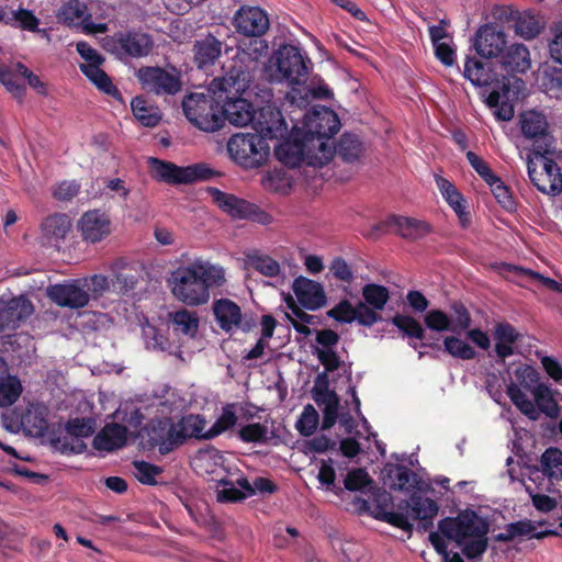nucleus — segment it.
I'll use <instances>...</instances> for the list:
<instances>
[{"mask_svg":"<svg viewBox=\"0 0 562 562\" xmlns=\"http://www.w3.org/2000/svg\"><path fill=\"white\" fill-rule=\"evenodd\" d=\"M211 93H190L182 100L186 117L194 126L205 132H215L222 128V101L213 92Z\"/></svg>","mask_w":562,"mask_h":562,"instance_id":"obj_9","label":"nucleus"},{"mask_svg":"<svg viewBox=\"0 0 562 562\" xmlns=\"http://www.w3.org/2000/svg\"><path fill=\"white\" fill-rule=\"evenodd\" d=\"M502 66L508 74H525L531 67L529 49L524 44L510 45L502 56Z\"/></svg>","mask_w":562,"mask_h":562,"instance_id":"obj_31","label":"nucleus"},{"mask_svg":"<svg viewBox=\"0 0 562 562\" xmlns=\"http://www.w3.org/2000/svg\"><path fill=\"white\" fill-rule=\"evenodd\" d=\"M231 159L244 169H256L267 164L270 145L266 137L255 133H237L227 142Z\"/></svg>","mask_w":562,"mask_h":562,"instance_id":"obj_8","label":"nucleus"},{"mask_svg":"<svg viewBox=\"0 0 562 562\" xmlns=\"http://www.w3.org/2000/svg\"><path fill=\"white\" fill-rule=\"evenodd\" d=\"M499 18L513 21L515 33L525 40H533L543 29L535 14L529 11L520 12L513 7L502 8Z\"/></svg>","mask_w":562,"mask_h":562,"instance_id":"obj_25","label":"nucleus"},{"mask_svg":"<svg viewBox=\"0 0 562 562\" xmlns=\"http://www.w3.org/2000/svg\"><path fill=\"white\" fill-rule=\"evenodd\" d=\"M148 165L153 179L171 186L204 182L222 176L221 171L213 169L207 162L182 167L171 161L150 157Z\"/></svg>","mask_w":562,"mask_h":562,"instance_id":"obj_7","label":"nucleus"},{"mask_svg":"<svg viewBox=\"0 0 562 562\" xmlns=\"http://www.w3.org/2000/svg\"><path fill=\"white\" fill-rule=\"evenodd\" d=\"M464 77L476 87L492 86L497 81L496 74L487 67V64L475 57H467L464 63Z\"/></svg>","mask_w":562,"mask_h":562,"instance_id":"obj_35","label":"nucleus"},{"mask_svg":"<svg viewBox=\"0 0 562 562\" xmlns=\"http://www.w3.org/2000/svg\"><path fill=\"white\" fill-rule=\"evenodd\" d=\"M327 316L345 324L356 321L364 327H371L383 319L381 314L370 310L362 302L352 306L348 300H341L336 306L327 311Z\"/></svg>","mask_w":562,"mask_h":562,"instance_id":"obj_17","label":"nucleus"},{"mask_svg":"<svg viewBox=\"0 0 562 562\" xmlns=\"http://www.w3.org/2000/svg\"><path fill=\"white\" fill-rule=\"evenodd\" d=\"M16 22V27L29 32H41L38 29L40 19L29 9L20 8L12 11V19Z\"/></svg>","mask_w":562,"mask_h":562,"instance_id":"obj_60","label":"nucleus"},{"mask_svg":"<svg viewBox=\"0 0 562 562\" xmlns=\"http://www.w3.org/2000/svg\"><path fill=\"white\" fill-rule=\"evenodd\" d=\"M542 472L549 477H562V451L550 447L540 459Z\"/></svg>","mask_w":562,"mask_h":562,"instance_id":"obj_48","label":"nucleus"},{"mask_svg":"<svg viewBox=\"0 0 562 562\" xmlns=\"http://www.w3.org/2000/svg\"><path fill=\"white\" fill-rule=\"evenodd\" d=\"M340 120L337 113L324 105L314 106L303 121L302 134L321 154L322 160L330 161L334 157L329 140L338 133Z\"/></svg>","mask_w":562,"mask_h":562,"instance_id":"obj_5","label":"nucleus"},{"mask_svg":"<svg viewBox=\"0 0 562 562\" xmlns=\"http://www.w3.org/2000/svg\"><path fill=\"white\" fill-rule=\"evenodd\" d=\"M213 314L220 328L226 333L232 331L243 321L240 307L229 299L215 300Z\"/></svg>","mask_w":562,"mask_h":562,"instance_id":"obj_30","label":"nucleus"},{"mask_svg":"<svg viewBox=\"0 0 562 562\" xmlns=\"http://www.w3.org/2000/svg\"><path fill=\"white\" fill-rule=\"evenodd\" d=\"M292 289L300 304L308 311H316L326 304L324 288L316 281L300 276L294 279Z\"/></svg>","mask_w":562,"mask_h":562,"instance_id":"obj_23","label":"nucleus"},{"mask_svg":"<svg viewBox=\"0 0 562 562\" xmlns=\"http://www.w3.org/2000/svg\"><path fill=\"white\" fill-rule=\"evenodd\" d=\"M66 430L76 439L89 437L94 432V422L91 418H74L67 423Z\"/></svg>","mask_w":562,"mask_h":562,"instance_id":"obj_62","label":"nucleus"},{"mask_svg":"<svg viewBox=\"0 0 562 562\" xmlns=\"http://www.w3.org/2000/svg\"><path fill=\"white\" fill-rule=\"evenodd\" d=\"M138 282V273L128 267L123 259H119L113 265L112 288L115 292L125 294L135 289Z\"/></svg>","mask_w":562,"mask_h":562,"instance_id":"obj_36","label":"nucleus"},{"mask_svg":"<svg viewBox=\"0 0 562 562\" xmlns=\"http://www.w3.org/2000/svg\"><path fill=\"white\" fill-rule=\"evenodd\" d=\"M277 159L290 168L300 167L302 162L311 166L325 165L328 160H322L318 150L306 140L300 128L281 142L274 149Z\"/></svg>","mask_w":562,"mask_h":562,"instance_id":"obj_10","label":"nucleus"},{"mask_svg":"<svg viewBox=\"0 0 562 562\" xmlns=\"http://www.w3.org/2000/svg\"><path fill=\"white\" fill-rule=\"evenodd\" d=\"M333 149L344 161L353 162L362 155L363 144L357 134L344 133Z\"/></svg>","mask_w":562,"mask_h":562,"instance_id":"obj_38","label":"nucleus"},{"mask_svg":"<svg viewBox=\"0 0 562 562\" xmlns=\"http://www.w3.org/2000/svg\"><path fill=\"white\" fill-rule=\"evenodd\" d=\"M445 351L461 360H473L476 358L475 349L456 336H447L443 339Z\"/></svg>","mask_w":562,"mask_h":562,"instance_id":"obj_49","label":"nucleus"},{"mask_svg":"<svg viewBox=\"0 0 562 562\" xmlns=\"http://www.w3.org/2000/svg\"><path fill=\"white\" fill-rule=\"evenodd\" d=\"M528 177L531 183L542 193L555 195L562 190V180L548 181V176L537 170V165L528 157L527 160Z\"/></svg>","mask_w":562,"mask_h":562,"instance_id":"obj_42","label":"nucleus"},{"mask_svg":"<svg viewBox=\"0 0 562 562\" xmlns=\"http://www.w3.org/2000/svg\"><path fill=\"white\" fill-rule=\"evenodd\" d=\"M438 530L460 547L468 560L481 558L488 548V522L472 509L461 510L456 517L439 520Z\"/></svg>","mask_w":562,"mask_h":562,"instance_id":"obj_3","label":"nucleus"},{"mask_svg":"<svg viewBox=\"0 0 562 562\" xmlns=\"http://www.w3.org/2000/svg\"><path fill=\"white\" fill-rule=\"evenodd\" d=\"M541 85L544 92L555 99H562V68L552 67L543 72Z\"/></svg>","mask_w":562,"mask_h":562,"instance_id":"obj_51","label":"nucleus"},{"mask_svg":"<svg viewBox=\"0 0 562 562\" xmlns=\"http://www.w3.org/2000/svg\"><path fill=\"white\" fill-rule=\"evenodd\" d=\"M206 191L213 202L233 218L250 220L262 225L271 222V216L255 203L223 192L214 187H209Z\"/></svg>","mask_w":562,"mask_h":562,"instance_id":"obj_13","label":"nucleus"},{"mask_svg":"<svg viewBox=\"0 0 562 562\" xmlns=\"http://www.w3.org/2000/svg\"><path fill=\"white\" fill-rule=\"evenodd\" d=\"M319 423V415L313 405L307 404L297 419L295 427L297 431L304 436H312L317 429Z\"/></svg>","mask_w":562,"mask_h":562,"instance_id":"obj_53","label":"nucleus"},{"mask_svg":"<svg viewBox=\"0 0 562 562\" xmlns=\"http://www.w3.org/2000/svg\"><path fill=\"white\" fill-rule=\"evenodd\" d=\"M237 403H228L222 407V414L205 431L204 440L213 439L221 434L232 429L237 424Z\"/></svg>","mask_w":562,"mask_h":562,"instance_id":"obj_40","label":"nucleus"},{"mask_svg":"<svg viewBox=\"0 0 562 562\" xmlns=\"http://www.w3.org/2000/svg\"><path fill=\"white\" fill-rule=\"evenodd\" d=\"M507 395L521 414L531 420H537L539 418V412L537 411L535 403L529 400L522 390L514 382H510V384L507 385Z\"/></svg>","mask_w":562,"mask_h":562,"instance_id":"obj_44","label":"nucleus"},{"mask_svg":"<svg viewBox=\"0 0 562 562\" xmlns=\"http://www.w3.org/2000/svg\"><path fill=\"white\" fill-rule=\"evenodd\" d=\"M372 479L363 468L350 470L344 480V490L349 492H360L372 484Z\"/></svg>","mask_w":562,"mask_h":562,"instance_id":"obj_55","label":"nucleus"},{"mask_svg":"<svg viewBox=\"0 0 562 562\" xmlns=\"http://www.w3.org/2000/svg\"><path fill=\"white\" fill-rule=\"evenodd\" d=\"M224 75L214 78L209 91L222 101V127L225 121L235 126H247L252 122L257 110L244 94L247 92L251 74L241 60H233L229 66H223Z\"/></svg>","mask_w":562,"mask_h":562,"instance_id":"obj_1","label":"nucleus"},{"mask_svg":"<svg viewBox=\"0 0 562 562\" xmlns=\"http://www.w3.org/2000/svg\"><path fill=\"white\" fill-rule=\"evenodd\" d=\"M172 324L182 334L194 336L198 331L199 319L194 312L181 308L172 314Z\"/></svg>","mask_w":562,"mask_h":562,"instance_id":"obj_50","label":"nucleus"},{"mask_svg":"<svg viewBox=\"0 0 562 562\" xmlns=\"http://www.w3.org/2000/svg\"><path fill=\"white\" fill-rule=\"evenodd\" d=\"M127 428L117 423L106 424L93 438L92 446L98 451L111 452L125 446Z\"/></svg>","mask_w":562,"mask_h":562,"instance_id":"obj_27","label":"nucleus"},{"mask_svg":"<svg viewBox=\"0 0 562 562\" xmlns=\"http://www.w3.org/2000/svg\"><path fill=\"white\" fill-rule=\"evenodd\" d=\"M237 437L245 443L267 445L270 441L269 428L261 423L241 426L237 431Z\"/></svg>","mask_w":562,"mask_h":562,"instance_id":"obj_46","label":"nucleus"},{"mask_svg":"<svg viewBox=\"0 0 562 562\" xmlns=\"http://www.w3.org/2000/svg\"><path fill=\"white\" fill-rule=\"evenodd\" d=\"M505 529L512 532L513 538L529 537L535 539H543L548 536H558L555 530H543L536 532V525L532 520L524 519L506 525Z\"/></svg>","mask_w":562,"mask_h":562,"instance_id":"obj_47","label":"nucleus"},{"mask_svg":"<svg viewBox=\"0 0 562 562\" xmlns=\"http://www.w3.org/2000/svg\"><path fill=\"white\" fill-rule=\"evenodd\" d=\"M537 411L550 418H557L560 414V406L555 401L551 389L540 383L532 389Z\"/></svg>","mask_w":562,"mask_h":562,"instance_id":"obj_39","label":"nucleus"},{"mask_svg":"<svg viewBox=\"0 0 562 562\" xmlns=\"http://www.w3.org/2000/svg\"><path fill=\"white\" fill-rule=\"evenodd\" d=\"M48 295L53 302L63 307L81 308L88 305L90 295L80 280L49 288Z\"/></svg>","mask_w":562,"mask_h":562,"instance_id":"obj_18","label":"nucleus"},{"mask_svg":"<svg viewBox=\"0 0 562 562\" xmlns=\"http://www.w3.org/2000/svg\"><path fill=\"white\" fill-rule=\"evenodd\" d=\"M87 14V5L79 0H69L65 2L57 11L56 18L59 23L74 26Z\"/></svg>","mask_w":562,"mask_h":562,"instance_id":"obj_45","label":"nucleus"},{"mask_svg":"<svg viewBox=\"0 0 562 562\" xmlns=\"http://www.w3.org/2000/svg\"><path fill=\"white\" fill-rule=\"evenodd\" d=\"M361 294L363 304L370 310L379 313L383 311L390 300V291L385 285L376 283H367L362 286Z\"/></svg>","mask_w":562,"mask_h":562,"instance_id":"obj_41","label":"nucleus"},{"mask_svg":"<svg viewBox=\"0 0 562 562\" xmlns=\"http://www.w3.org/2000/svg\"><path fill=\"white\" fill-rule=\"evenodd\" d=\"M398 508L405 512H382L378 517L404 531H412L411 517L418 520L417 529L419 531H427L434 527V519L439 512V505L436 501L418 494H413L408 501H402Z\"/></svg>","mask_w":562,"mask_h":562,"instance_id":"obj_6","label":"nucleus"},{"mask_svg":"<svg viewBox=\"0 0 562 562\" xmlns=\"http://www.w3.org/2000/svg\"><path fill=\"white\" fill-rule=\"evenodd\" d=\"M431 232V225L409 216L391 214L384 221L371 226L367 237L376 239L387 233H395L404 239L418 240Z\"/></svg>","mask_w":562,"mask_h":562,"instance_id":"obj_12","label":"nucleus"},{"mask_svg":"<svg viewBox=\"0 0 562 562\" xmlns=\"http://www.w3.org/2000/svg\"><path fill=\"white\" fill-rule=\"evenodd\" d=\"M133 467L136 471V479L145 485H156V476L162 473V468L146 461H134Z\"/></svg>","mask_w":562,"mask_h":562,"instance_id":"obj_57","label":"nucleus"},{"mask_svg":"<svg viewBox=\"0 0 562 562\" xmlns=\"http://www.w3.org/2000/svg\"><path fill=\"white\" fill-rule=\"evenodd\" d=\"M232 23L239 34L248 37L262 36L270 25L267 12L255 5H241L235 12Z\"/></svg>","mask_w":562,"mask_h":562,"instance_id":"obj_16","label":"nucleus"},{"mask_svg":"<svg viewBox=\"0 0 562 562\" xmlns=\"http://www.w3.org/2000/svg\"><path fill=\"white\" fill-rule=\"evenodd\" d=\"M251 124L256 131L255 134L265 136L267 142L283 138L288 132L282 112L272 104H266L257 109Z\"/></svg>","mask_w":562,"mask_h":562,"instance_id":"obj_15","label":"nucleus"},{"mask_svg":"<svg viewBox=\"0 0 562 562\" xmlns=\"http://www.w3.org/2000/svg\"><path fill=\"white\" fill-rule=\"evenodd\" d=\"M424 323L425 326L432 331H453L451 317L446 312L438 308L428 311L424 316Z\"/></svg>","mask_w":562,"mask_h":562,"instance_id":"obj_52","label":"nucleus"},{"mask_svg":"<svg viewBox=\"0 0 562 562\" xmlns=\"http://www.w3.org/2000/svg\"><path fill=\"white\" fill-rule=\"evenodd\" d=\"M317 479L322 485H325L329 491H333L336 495H340L344 492L342 486L336 483V472L331 465V459L328 461H322Z\"/></svg>","mask_w":562,"mask_h":562,"instance_id":"obj_59","label":"nucleus"},{"mask_svg":"<svg viewBox=\"0 0 562 562\" xmlns=\"http://www.w3.org/2000/svg\"><path fill=\"white\" fill-rule=\"evenodd\" d=\"M71 220L65 213H54L46 216L40 226V239L43 245L58 246L71 229Z\"/></svg>","mask_w":562,"mask_h":562,"instance_id":"obj_26","label":"nucleus"},{"mask_svg":"<svg viewBox=\"0 0 562 562\" xmlns=\"http://www.w3.org/2000/svg\"><path fill=\"white\" fill-rule=\"evenodd\" d=\"M135 76L142 89L155 95H175L182 89L181 71L173 66H142Z\"/></svg>","mask_w":562,"mask_h":562,"instance_id":"obj_11","label":"nucleus"},{"mask_svg":"<svg viewBox=\"0 0 562 562\" xmlns=\"http://www.w3.org/2000/svg\"><path fill=\"white\" fill-rule=\"evenodd\" d=\"M252 268L265 277H277L280 273V265L270 256H254L250 258Z\"/></svg>","mask_w":562,"mask_h":562,"instance_id":"obj_61","label":"nucleus"},{"mask_svg":"<svg viewBox=\"0 0 562 562\" xmlns=\"http://www.w3.org/2000/svg\"><path fill=\"white\" fill-rule=\"evenodd\" d=\"M106 45L120 59L143 58L148 56L154 48L151 35L142 30L130 29L117 31L110 37Z\"/></svg>","mask_w":562,"mask_h":562,"instance_id":"obj_14","label":"nucleus"},{"mask_svg":"<svg viewBox=\"0 0 562 562\" xmlns=\"http://www.w3.org/2000/svg\"><path fill=\"white\" fill-rule=\"evenodd\" d=\"M48 407L42 403L31 404L21 417L25 432L42 438L48 429Z\"/></svg>","mask_w":562,"mask_h":562,"instance_id":"obj_29","label":"nucleus"},{"mask_svg":"<svg viewBox=\"0 0 562 562\" xmlns=\"http://www.w3.org/2000/svg\"><path fill=\"white\" fill-rule=\"evenodd\" d=\"M223 43L209 34L194 45V61L200 69L214 65L222 54Z\"/></svg>","mask_w":562,"mask_h":562,"instance_id":"obj_32","label":"nucleus"},{"mask_svg":"<svg viewBox=\"0 0 562 562\" xmlns=\"http://www.w3.org/2000/svg\"><path fill=\"white\" fill-rule=\"evenodd\" d=\"M175 432V424L170 419H154L147 426L148 446L158 447L159 453L166 456L179 447Z\"/></svg>","mask_w":562,"mask_h":562,"instance_id":"obj_20","label":"nucleus"},{"mask_svg":"<svg viewBox=\"0 0 562 562\" xmlns=\"http://www.w3.org/2000/svg\"><path fill=\"white\" fill-rule=\"evenodd\" d=\"M82 74L93 82V85L103 93L121 100L120 90L113 85L111 77L100 68V66L86 67Z\"/></svg>","mask_w":562,"mask_h":562,"instance_id":"obj_43","label":"nucleus"},{"mask_svg":"<svg viewBox=\"0 0 562 562\" xmlns=\"http://www.w3.org/2000/svg\"><path fill=\"white\" fill-rule=\"evenodd\" d=\"M312 61L307 55L291 44L281 45L270 59V77L273 81L288 83L292 87L288 98L291 102L296 101V93L301 92V87L306 85Z\"/></svg>","mask_w":562,"mask_h":562,"instance_id":"obj_4","label":"nucleus"},{"mask_svg":"<svg viewBox=\"0 0 562 562\" xmlns=\"http://www.w3.org/2000/svg\"><path fill=\"white\" fill-rule=\"evenodd\" d=\"M519 125L522 135L533 140L535 155H546L548 153L547 148L538 144L541 138L548 135L549 123L546 115L536 110L524 112L519 117Z\"/></svg>","mask_w":562,"mask_h":562,"instance_id":"obj_21","label":"nucleus"},{"mask_svg":"<svg viewBox=\"0 0 562 562\" xmlns=\"http://www.w3.org/2000/svg\"><path fill=\"white\" fill-rule=\"evenodd\" d=\"M131 108L136 120L146 127H155L161 120L159 108L149 103L142 95L132 99Z\"/></svg>","mask_w":562,"mask_h":562,"instance_id":"obj_37","label":"nucleus"},{"mask_svg":"<svg viewBox=\"0 0 562 562\" xmlns=\"http://www.w3.org/2000/svg\"><path fill=\"white\" fill-rule=\"evenodd\" d=\"M450 308L453 315L451 318L453 333L469 329L472 323V318L467 306L460 301H454L451 303Z\"/></svg>","mask_w":562,"mask_h":562,"instance_id":"obj_58","label":"nucleus"},{"mask_svg":"<svg viewBox=\"0 0 562 562\" xmlns=\"http://www.w3.org/2000/svg\"><path fill=\"white\" fill-rule=\"evenodd\" d=\"M22 392L20 380L15 376H9L0 381V407H7L16 402Z\"/></svg>","mask_w":562,"mask_h":562,"instance_id":"obj_54","label":"nucleus"},{"mask_svg":"<svg viewBox=\"0 0 562 562\" xmlns=\"http://www.w3.org/2000/svg\"><path fill=\"white\" fill-rule=\"evenodd\" d=\"M206 420L201 415L190 414L183 416L177 424H175V437L179 442V447L184 443L189 438L204 439Z\"/></svg>","mask_w":562,"mask_h":562,"instance_id":"obj_34","label":"nucleus"},{"mask_svg":"<svg viewBox=\"0 0 562 562\" xmlns=\"http://www.w3.org/2000/svg\"><path fill=\"white\" fill-rule=\"evenodd\" d=\"M78 227L83 240L94 244L110 235L111 221L105 213L93 210L81 216Z\"/></svg>","mask_w":562,"mask_h":562,"instance_id":"obj_24","label":"nucleus"},{"mask_svg":"<svg viewBox=\"0 0 562 562\" xmlns=\"http://www.w3.org/2000/svg\"><path fill=\"white\" fill-rule=\"evenodd\" d=\"M0 82L16 98H23L26 92L25 86L16 81L15 75L5 65H0Z\"/></svg>","mask_w":562,"mask_h":562,"instance_id":"obj_64","label":"nucleus"},{"mask_svg":"<svg viewBox=\"0 0 562 562\" xmlns=\"http://www.w3.org/2000/svg\"><path fill=\"white\" fill-rule=\"evenodd\" d=\"M50 446L61 453H81L86 449V443L81 439H76L74 436H55L50 438Z\"/></svg>","mask_w":562,"mask_h":562,"instance_id":"obj_56","label":"nucleus"},{"mask_svg":"<svg viewBox=\"0 0 562 562\" xmlns=\"http://www.w3.org/2000/svg\"><path fill=\"white\" fill-rule=\"evenodd\" d=\"M172 294L189 306H199L210 299V289L220 288L225 283L222 267L209 261L195 260L182 266L171 273Z\"/></svg>","mask_w":562,"mask_h":562,"instance_id":"obj_2","label":"nucleus"},{"mask_svg":"<svg viewBox=\"0 0 562 562\" xmlns=\"http://www.w3.org/2000/svg\"><path fill=\"white\" fill-rule=\"evenodd\" d=\"M392 324L402 333L403 337L408 339L424 340L426 338V330L412 315L396 314L391 319ZM420 347H429L431 349H439L437 342L422 341Z\"/></svg>","mask_w":562,"mask_h":562,"instance_id":"obj_33","label":"nucleus"},{"mask_svg":"<svg viewBox=\"0 0 562 562\" xmlns=\"http://www.w3.org/2000/svg\"><path fill=\"white\" fill-rule=\"evenodd\" d=\"M32 302L23 295L0 300V331L15 329L33 313Z\"/></svg>","mask_w":562,"mask_h":562,"instance_id":"obj_19","label":"nucleus"},{"mask_svg":"<svg viewBox=\"0 0 562 562\" xmlns=\"http://www.w3.org/2000/svg\"><path fill=\"white\" fill-rule=\"evenodd\" d=\"M222 488L217 490L216 498L220 503H237L247 498L241 490L237 488L232 482L220 481Z\"/></svg>","mask_w":562,"mask_h":562,"instance_id":"obj_63","label":"nucleus"},{"mask_svg":"<svg viewBox=\"0 0 562 562\" xmlns=\"http://www.w3.org/2000/svg\"><path fill=\"white\" fill-rule=\"evenodd\" d=\"M505 46L506 35L502 30H498L492 24H484L477 30L474 48L481 57H497L504 52Z\"/></svg>","mask_w":562,"mask_h":562,"instance_id":"obj_22","label":"nucleus"},{"mask_svg":"<svg viewBox=\"0 0 562 562\" xmlns=\"http://www.w3.org/2000/svg\"><path fill=\"white\" fill-rule=\"evenodd\" d=\"M494 351L501 361H505L515 353L514 345L519 340L520 334L508 322H499L494 326Z\"/></svg>","mask_w":562,"mask_h":562,"instance_id":"obj_28","label":"nucleus"}]
</instances>
